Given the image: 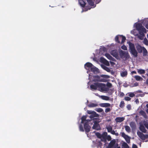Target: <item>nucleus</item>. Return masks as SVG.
<instances>
[{"label":"nucleus","instance_id":"7ed1b4c3","mask_svg":"<svg viewBox=\"0 0 148 148\" xmlns=\"http://www.w3.org/2000/svg\"><path fill=\"white\" fill-rule=\"evenodd\" d=\"M136 29L138 31L142 30L145 33H146V30L144 27L142 26V25L140 23H138L136 25Z\"/></svg>","mask_w":148,"mask_h":148},{"label":"nucleus","instance_id":"603ef678","mask_svg":"<svg viewBox=\"0 0 148 148\" xmlns=\"http://www.w3.org/2000/svg\"><path fill=\"white\" fill-rule=\"evenodd\" d=\"M121 48L122 49L126 50H127V48L124 45H123L121 47Z\"/></svg>","mask_w":148,"mask_h":148},{"label":"nucleus","instance_id":"bb28decb","mask_svg":"<svg viewBox=\"0 0 148 148\" xmlns=\"http://www.w3.org/2000/svg\"><path fill=\"white\" fill-rule=\"evenodd\" d=\"M137 72L139 74L141 75L144 74L145 73V70L142 69H137Z\"/></svg>","mask_w":148,"mask_h":148},{"label":"nucleus","instance_id":"3c124183","mask_svg":"<svg viewBox=\"0 0 148 148\" xmlns=\"http://www.w3.org/2000/svg\"><path fill=\"white\" fill-rule=\"evenodd\" d=\"M138 31L139 32V35H141L142 36H145V35L144 34V32L142 30H140L139 31Z\"/></svg>","mask_w":148,"mask_h":148},{"label":"nucleus","instance_id":"864d4df0","mask_svg":"<svg viewBox=\"0 0 148 148\" xmlns=\"http://www.w3.org/2000/svg\"><path fill=\"white\" fill-rule=\"evenodd\" d=\"M126 108L127 110H130L131 109V107L130 104H128Z\"/></svg>","mask_w":148,"mask_h":148},{"label":"nucleus","instance_id":"680f3d73","mask_svg":"<svg viewBox=\"0 0 148 148\" xmlns=\"http://www.w3.org/2000/svg\"><path fill=\"white\" fill-rule=\"evenodd\" d=\"M89 117L91 119V120L94 119V116L92 114H91V115Z\"/></svg>","mask_w":148,"mask_h":148},{"label":"nucleus","instance_id":"72a5a7b5","mask_svg":"<svg viewBox=\"0 0 148 148\" xmlns=\"http://www.w3.org/2000/svg\"><path fill=\"white\" fill-rule=\"evenodd\" d=\"M120 37L122 38V41L121 43L123 44L125 42L126 40V38L125 36H123V35H120Z\"/></svg>","mask_w":148,"mask_h":148},{"label":"nucleus","instance_id":"6e6552de","mask_svg":"<svg viewBox=\"0 0 148 148\" xmlns=\"http://www.w3.org/2000/svg\"><path fill=\"white\" fill-rule=\"evenodd\" d=\"M102 84L100 83H95L94 84H92L90 85V88L92 89L96 90L97 89V88L101 87V85Z\"/></svg>","mask_w":148,"mask_h":148},{"label":"nucleus","instance_id":"473e14b6","mask_svg":"<svg viewBox=\"0 0 148 148\" xmlns=\"http://www.w3.org/2000/svg\"><path fill=\"white\" fill-rule=\"evenodd\" d=\"M86 116H83L81 118V120L82 121L81 123H84V122L85 121H87L86 120Z\"/></svg>","mask_w":148,"mask_h":148},{"label":"nucleus","instance_id":"0e129e2a","mask_svg":"<svg viewBox=\"0 0 148 148\" xmlns=\"http://www.w3.org/2000/svg\"><path fill=\"white\" fill-rule=\"evenodd\" d=\"M107 75H101V76L102 77H104V78H107L108 77H107Z\"/></svg>","mask_w":148,"mask_h":148},{"label":"nucleus","instance_id":"13d9d810","mask_svg":"<svg viewBox=\"0 0 148 148\" xmlns=\"http://www.w3.org/2000/svg\"><path fill=\"white\" fill-rule=\"evenodd\" d=\"M145 127L148 130V122H146L144 123Z\"/></svg>","mask_w":148,"mask_h":148},{"label":"nucleus","instance_id":"ddd939ff","mask_svg":"<svg viewBox=\"0 0 148 148\" xmlns=\"http://www.w3.org/2000/svg\"><path fill=\"white\" fill-rule=\"evenodd\" d=\"M111 54L115 58H117L118 56V54L116 50H113L111 53Z\"/></svg>","mask_w":148,"mask_h":148},{"label":"nucleus","instance_id":"4d7b16f0","mask_svg":"<svg viewBox=\"0 0 148 148\" xmlns=\"http://www.w3.org/2000/svg\"><path fill=\"white\" fill-rule=\"evenodd\" d=\"M102 135L103 136L106 137L107 136V133L106 132H103V134Z\"/></svg>","mask_w":148,"mask_h":148},{"label":"nucleus","instance_id":"0eeeda50","mask_svg":"<svg viewBox=\"0 0 148 148\" xmlns=\"http://www.w3.org/2000/svg\"><path fill=\"white\" fill-rule=\"evenodd\" d=\"M121 135L125 140L126 142L129 143H130V138L128 135H126L124 132H121Z\"/></svg>","mask_w":148,"mask_h":148},{"label":"nucleus","instance_id":"e433bc0d","mask_svg":"<svg viewBox=\"0 0 148 148\" xmlns=\"http://www.w3.org/2000/svg\"><path fill=\"white\" fill-rule=\"evenodd\" d=\"M125 128L126 131L127 132H130L131 129L129 126L127 125L125 126Z\"/></svg>","mask_w":148,"mask_h":148},{"label":"nucleus","instance_id":"ea45409f","mask_svg":"<svg viewBox=\"0 0 148 148\" xmlns=\"http://www.w3.org/2000/svg\"><path fill=\"white\" fill-rule=\"evenodd\" d=\"M96 136L99 138H101L102 136L100 133L99 132H97L95 134Z\"/></svg>","mask_w":148,"mask_h":148},{"label":"nucleus","instance_id":"f3484780","mask_svg":"<svg viewBox=\"0 0 148 148\" xmlns=\"http://www.w3.org/2000/svg\"><path fill=\"white\" fill-rule=\"evenodd\" d=\"M101 59L102 62L106 65L108 66L110 65L109 62L103 58H101Z\"/></svg>","mask_w":148,"mask_h":148},{"label":"nucleus","instance_id":"2f4dec72","mask_svg":"<svg viewBox=\"0 0 148 148\" xmlns=\"http://www.w3.org/2000/svg\"><path fill=\"white\" fill-rule=\"evenodd\" d=\"M101 98L103 100L106 101L109 100V97L108 96L103 95L101 96Z\"/></svg>","mask_w":148,"mask_h":148},{"label":"nucleus","instance_id":"2eb2a0df","mask_svg":"<svg viewBox=\"0 0 148 148\" xmlns=\"http://www.w3.org/2000/svg\"><path fill=\"white\" fill-rule=\"evenodd\" d=\"M93 72L94 73H97L98 72V69L94 65L92 67L91 69L90 70V71Z\"/></svg>","mask_w":148,"mask_h":148},{"label":"nucleus","instance_id":"a19ab883","mask_svg":"<svg viewBox=\"0 0 148 148\" xmlns=\"http://www.w3.org/2000/svg\"><path fill=\"white\" fill-rule=\"evenodd\" d=\"M101 141L100 140L99 141H97V144L98 146L101 147L102 146V144L101 143Z\"/></svg>","mask_w":148,"mask_h":148},{"label":"nucleus","instance_id":"423d86ee","mask_svg":"<svg viewBox=\"0 0 148 148\" xmlns=\"http://www.w3.org/2000/svg\"><path fill=\"white\" fill-rule=\"evenodd\" d=\"M102 84L101 85V86L100 87H98V88H100V91L101 92L106 91L109 92L108 91L110 90V88L108 87H105V85L104 84L101 83Z\"/></svg>","mask_w":148,"mask_h":148},{"label":"nucleus","instance_id":"412c9836","mask_svg":"<svg viewBox=\"0 0 148 148\" xmlns=\"http://www.w3.org/2000/svg\"><path fill=\"white\" fill-rule=\"evenodd\" d=\"M105 56L109 60L113 61L114 59L108 53H106L105 54Z\"/></svg>","mask_w":148,"mask_h":148},{"label":"nucleus","instance_id":"4be33fe9","mask_svg":"<svg viewBox=\"0 0 148 148\" xmlns=\"http://www.w3.org/2000/svg\"><path fill=\"white\" fill-rule=\"evenodd\" d=\"M130 125L132 129H134L136 128V124L134 122H131L130 123Z\"/></svg>","mask_w":148,"mask_h":148},{"label":"nucleus","instance_id":"6ab92c4d","mask_svg":"<svg viewBox=\"0 0 148 148\" xmlns=\"http://www.w3.org/2000/svg\"><path fill=\"white\" fill-rule=\"evenodd\" d=\"M139 129L142 132L144 133H146L147 132V130L145 129L144 126L142 125H140Z\"/></svg>","mask_w":148,"mask_h":148},{"label":"nucleus","instance_id":"c03bdc74","mask_svg":"<svg viewBox=\"0 0 148 148\" xmlns=\"http://www.w3.org/2000/svg\"><path fill=\"white\" fill-rule=\"evenodd\" d=\"M79 129L80 131L81 132H83L84 131V130L83 126L82 125L80 124L79 125Z\"/></svg>","mask_w":148,"mask_h":148},{"label":"nucleus","instance_id":"f03ea898","mask_svg":"<svg viewBox=\"0 0 148 148\" xmlns=\"http://www.w3.org/2000/svg\"><path fill=\"white\" fill-rule=\"evenodd\" d=\"M119 53L121 58H125L126 60L130 58V56L127 51L121 50L119 51Z\"/></svg>","mask_w":148,"mask_h":148},{"label":"nucleus","instance_id":"6e6d98bb","mask_svg":"<svg viewBox=\"0 0 148 148\" xmlns=\"http://www.w3.org/2000/svg\"><path fill=\"white\" fill-rule=\"evenodd\" d=\"M107 140L108 141H110L111 140V136L110 135L107 136L106 137Z\"/></svg>","mask_w":148,"mask_h":148},{"label":"nucleus","instance_id":"4c0bfd02","mask_svg":"<svg viewBox=\"0 0 148 148\" xmlns=\"http://www.w3.org/2000/svg\"><path fill=\"white\" fill-rule=\"evenodd\" d=\"M125 106V103L124 101H121L119 107L121 108H123Z\"/></svg>","mask_w":148,"mask_h":148},{"label":"nucleus","instance_id":"09e8293b","mask_svg":"<svg viewBox=\"0 0 148 148\" xmlns=\"http://www.w3.org/2000/svg\"><path fill=\"white\" fill-rule=\"evenodd\" d=\"M143 43L146 45H148V41L146 38H145L144 39Z\"/></svg>","mask_w":148,"mask_h":148},{"label":"nucleus","instance_id":"774afa93","mask_svg":"<svg viewBox=\"0 0 148 148\" xmlns=\"http://www.w3.org/2000/svg\"><path fill=\"white\" fill-rule=\"evenodd\" d=\"M146 84H147L148 85V78L146 80Z\"/></svg>","mask_w":148,"mask_h":148},{"label":"nucleus","instance_id":"f8f14e48","mask_svg":"<svg viewBox=\"0 0 148 148\" xmlns=\"http://www.w3.org/2000/svg\"><path fill=\"white\" fill-rule=\"evenodd\" d=\"M115 140L114 139H113L112 140L109 144L108 146V148H111L113 147L115 144Z\"/></svg>","mask_w":148,"mask_h":148},{"label":"nucleus","instance_id":"7c9ffc66","mask_svg":"<svg viewBox=\"0 0 148 148\" xmlns=\"http://www.w3.org/2000/svg\"><path fill=\"white\" fill-rule=\"evenodd\" d=\"M143 56H146L147 55V51L145 47L143 48Z\"/></svg>","mask_w":148,"mask_h":148},{"label":"nucleus","instance_id":"393cba45","mask_svg":"<svg viewBox=\"0 0 148 148\" xmlns=\"http://www.w3.org/2000/svg\"><path fill=\"white\" fill-rule=\"evenodd\" d=\"M134 77L137 81H142L143 80V78L138 75H135Z\"/></svg>","mask_w":148,"mask_h":148},{"label":"nucleus","instance_id":"338daca9","mask_svg":"<svg viewBox=\"0 0 148 148\" xmlns=\"http://www.w3.org/2000/svg\"><path fill=\"white\" fill-rule=\"evenodd\" d=\"M110 133L114 135L115 134V132L114 130H112V131H111Z\"/></svg>","mask_w":148,"mask_h":148},{"label":"nucleus","instance_id":"37998d69","mask_svg":"<svg viewBox=\"0 0 148 148\" xmlns=\"http://www.w3.org/2000/svg\"><path fill=\"white\" fill-rule=\"evenodd\" d=\"M140 113L144 117L146 116V115L145 112L143 111H141L140 112Z\"/></svg>","mask_w":148,"mask_h":148},{"label":"nucleus","instance_id":"5701e85b","mask_svg":"<svg viewBox=\"0 0 148 148\" xmlns=\"http://www.w3.org/2000/svg\"><path fill=\"white\" fill-rule=\"evenodd\" d=\"M122 77H126L127 75V72L126 71H121L120 73Z\"/></svg>","mask_w":148,"mask_h":148},{"label":"nucleus","instance_id":"20e7f679","mask_svg":"<svg viewBox=\"0 0 148 148\" xmlns=\"http://www.w3.org/2000/svg\"><path fill=\"white\" fill-rule=\"evenodd\" d=\"M137 134L140 138L143 140H145L146 138H148V134H144L139 131H138Z\"/></svg>","mask_w":148,"mask_h":148},{"label":"nucleus","instance_id":"a211bd4d","mask_svg":"<svg viewBox=\"0 0 148 148\" xmlns=\"http://www.w3.org/2000/svg\"><path fill=\"white\" fill-rule=\"evenodd\" d=\"M79 3L80 6L83 7L84 8L85 5L86 4V1L84 0H79Z\"/></svg>","mask_w":148,"mask_h":148},{"label":"nucleus","instance_id":"9b49d317","mask_svg":"<svg viewBox=\"0 0 148 148\" xmlns=\"http://www.w3.org/2000/svg\"><path fill=\"white\" fill-rule=\"evenodd\" d=\"M144 47H142L139 45H138L136 46V48L138 53H140L142 52L143 48Z\"/></svg>","mask_w":148,"mask_h":148},{"label":"nucleus","instance_id":"79ce46f5","mask_svg":"<svg viewBox=\"0 0 148 148\" xmlns=\"http://www.w3.org/2000/svg\"><path fill=\"white\" fill-rule=\"evenodd\" d=\"M137 36L138 38L141 40H142L143 39V37L145 36H142L141 35H139L138 34H137Z\"/></svg>","mask_w":148,"mask_h":148},{"label":"nucleus","instance_id":"c85d7f7f","mask_svg":"<svg viewBox=\"0 0 148 148\" xmlns=\"http://www.w3.org/2000/svg\"><path fill=\"white\" fill-rule=\"evenodd\" d=\"M97 104L93 103H91L90 104H89L88 106L90 108L95 107L97 106Z\"/></svg>","mask_w":148,"mask_h":148},{"label":"nucleus","instance_id":"58836bf2","mask_svg":"<svg viewBox=\"0 0 148 148\" xmlns=\"http://www.w3.org/2000/svg\"><path fill=\"white\" fill-rule=\"evenodd\" d=\"M95 110L99 112H104L103 109L101 108H97L95 109Z\"/></svg>","mask_w":148,"mask_h":148},{"label":"nucleus","instance_id":"5fc2aeb1","mask_svg":"<svg viewBox=\"0 0 148 148\" xmlns=\"http://www.w3.org/2000/svg\"><path fill=\"white\" fill-rule=\"evenodd\" d=\"M124 99L126 101H129L131 100V98L128 97H125L124 98Z\"/></svg>","mask_w":148,"mask_h":148},{"label":"nucleus","instance_id":"bf43d9fd","mask_svg":"<svg viewBox=\"0 0 148 148\" xmlns=\"http://www.w3.org/2000/svg\"><path fill=\"white\" fill-rule=\"evenodd\" d=\"M113 92V89H110L108 91L109 93H110V94H111L112 92Z\"/></svg>","mask_w":148,"mask_h":148},{"label":"nucleus","instance_id":"69168bd1","mask_svg":"<svg viewBox=\"0 0 148 148\" xmlns=\"http://www.w3.org/2000/svg\"><path fill=\"white\" fill-rule=\"evenodd\" d=\"M136 74V72L135 71H132L131 72V74Z\"/></svg>","mask_w":148,"mask_h":148},{"label":"nucleus","instance_id":"1a4fd4ad","mask_svg":"<svg viewBox=\"0 0 148 148\" xmlns=\"http://www.w3.org/2000/svg\"><path fill=\"white\" fill-rule=\"evenodd\" d=\"M93 65L92 63L89 62H88L85 64L84 67L86 70L90 71V70Z\"/></svg>","mask_w":148,"mask_h":148},{"label":"nucleus","instance_id":"a18cd8bd","mask_svg":"<svg viewBox=\"0 0 148 148\" xmlns=\"http://www.w3.org/2000/svg\"><path fill=\"white\" fill-rule=\"evenodd\" d=\"M112 110V109L109 108H106L105 110V112L106 113H108V112H110L111 110Z\"/></svg>","mask_w":148,"mask_h":148},{"label":"nucleus","instance_id":"49530a36","mask_svg":"<svg viewBox=\"0 0 148 148\" xmlns=\"http://www.w3.org/2000/svg\"><path fill=\"white\" fill-rule=\"evenodd\" d=\"M119 38L118 36H116L115 37V40L116 42H117L118 43H120V41L119 40Z\"/></svg>","mask_w":148,"mask_h":148},{"label":"nucleus","instance_id":"39448f33","mask_svg":"<svg viewBox=\"0 0 148 148\" xmlns=\"http://www.w3.org/2000/svg\"><path fill=\"white\" fill-rule=\"evenodd\" d=\"M94 79L93 80V82H105L106 81V79L103 78H101L100 76L98 75L94 76Z\"/></svg>","mask_w":148,"mask_h":148},{"label":"nucleus","instance_id":"8fccbe9b","mask_svg":"<svg viewBox=\"0 0 148 148\" xmlns=\"http://www.w3.org/2000/svg\"><path fill=\"white\" fill-rule=\"evenodd\" d=\"M112 86V84L110 82H108L106 84V86L108 87H107L109 88L111 87Z\"/></svg>","mask_w":148,"mask_h":148},{"label":"nucleus","instance_id":"cd10ccee","mask_svg":"<svg viewBox=\"0 0 148 148\" xmlns=\"http://www.w3.org/2000/svg\"><path fill=\"white\" fill-rule=\"evenodd\" d=\"M102 67L104 70H105L107 71L108 72H110V69L109 68L106 66L104 65H103L102 66Z\"/></svg>","mask_w":148,"mask_h":148},{"label":"nucleus","instance_id":"a878e982","mask_svg":"<svg viewBox=\"0 0 148 148\" xmlns=\"http://www.w3.org/2000/svg\"><path fill=\"white\" fill-rule=\"evenodd\" d=\"M88 4L91 6H94V1L91 0H87Z\"/></svg>","mask_w":148,"mask_h":148},{"label":"nucleus","instance_id":"4468645a","mask_svg":"<svg viewBox=\"0 0 148 148\" xmlns=\"http://www.w3.org/2000/svg\"><path fill=\"white\" fill-rule=\"evenodd\" d=\"M124 119L125 118L123 117H118L115 119V120L116 123H120L123 121Z\"/></svg>","mask_w":148,"mask_h":148},{"label":"nucleus","instance_id":"c756f323","mask_svg":"<svg viewBox=\"0 0 148 148\" xmlns=\"http://www.w3.org/2000/svg\"><path fill=\"white\" fill-rule=\"evenodd\" d=\"M106 129L107 130V131L108 132H110L112 131V126L109 125L106 127Z\"/></svg>","mask_w":148,"mask_h":148},{"label":"nucleus","instance_id":"052dcab7","mask_svg":"<svg viewBox=\"0 0 148 148\" xmlns=\"http://www.w3.org/2000/svg\"><path fill=\"white\" fill-rule=\"evenodd\" d=\"M124 95V93L123 92H121L119 96L120 97H123Z\"/></svg>","mask_w":148,"mask_h":148},{"label":"nucleus","instance_id":"f257e3e1","mask_svg":"<svg viewBox=\"0 0 148 148\" xmlns=\"http://www.w3.org/2000/svg\"><path fill=\"white\" fill-rule=\"evenodd\" d=\"M129 48L130 52L135 57L138 56V52L136 50L134 45L133 43L130 42L129 43Z\"/></svg>","mask_w":148,"mask_h":148},{"label":"nucleus","instance_id":"e2e57ef3","mask_svg":"<svg viewBox=\"0 0 148 148\" xmlns=\"http://www.w3.org/2000/svg\"><path fill=\"white\" fill-rule=\"evenodd\" d=\"M132 147V148H138L137 146L134 144H133Z\"/></svg>","mask_w":148,"mask_h":148},{"label":"nucleus","instance_id":"c9c22d12","mask_svg":"<svg viewBox=\"0 0 148 148\" xmlns=\"http://www.w3.org/2000/svg\"><path fill=\"white\" fill-rule=\"evenodd\" d=\"M122 146V148H130L128 145L125 143H123Z\"/></svg>","mask_w":148,"mask_h":148},{"label":"nucleus","instance_id":"de8ad7c7","mask_svg":"<svg viewBox=\"0 0 148 148\" xmlns=\"http://www.w3.org/2000/svg\"><path fill=\"white\" fill-rule=\"evenodd\" d=\"M129 96L130 97H132L135 96V95L133 92H130Z\"/></svg>","mask_w":148,"mask_h":148},{"label":"nucleus","instance_id":"dca6fc26","mask_svg":"<svg viewBox=\"0 0 148 148\" xmlns=\"http://www.w3.org/2000/svg\"><path fill=\"white\" fill-rule=\"evenodd\" d=\"M92 128L94 129L98 130L100 129V126L98 123H95Z\"/></svg>","mask_w":148,"mask_h":148},{"label":"nucleus","instance_id":"aec40b11","mask_svg":"<svg viewBox=\"0 0 148 148\" xmlns=\"http://www.w3.org/2000/svg\"><path fill=\"white\" fill-rule=\"evenodd\" d=\"M100 106L102 107H108L110 106V104L108 103H103L100 104Z\"/></svg>","mask_w":148,"mask_h":148},{"label":"nucleus","instance_id":"f704fd0d","mask_svg":"<svg viewBox=\"0 0 148 148\" xmlns=\"http://www.w3.org/2000/svg\"><path fill=\"white\" fill-rule=\"evenodd\" d=\"M100 141L103 142H104L106 143V142L107 138L106 137H105L104 136H102L101 138H100Z\"/></svg>","mask_w":148,"mask_h":148},{"label":"nucleus","instance_id":"9d476101","mask_svg":"<svg viewBox=\"0 0 148 148\" xmlns=\"http://www.w3.org/2000/svg\"><path fill=\"white\" fill-rule=\"evenodd\" d=\"M84 127L86 132L88 133L90 131L91 127L89 125L87 122L84 123Z\"/></svg>","mask_w":148,"mask_h":148},{"label":"nucleus","instance_id":"b1692460","mask_svg":"<svg viewBox=\"0 0 148 148\" xmlns=\"http://www.w3.org/2000/svg\"><path fill=\"white\" fill-rule=\"evenodd\" d=\"M88 113L89 114H92V115H93V116H94V117H95L99 116V115H98V114H97L96 112L94 111L90 112H88Z\"/></svg>","mask_w":148,"mask_h":148}]
</instances>
